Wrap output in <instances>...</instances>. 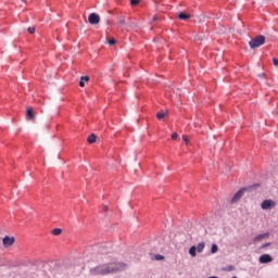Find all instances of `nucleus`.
<instances>
[{
	"mask_svg": "<svg viewBox=\"0 0 278 278\" xmlns=\"http://www.w3.org/2000/svg\"><path fill=\"white\" fill-rule=\"evenodd\" d=\"M268 236H270V233H268V232L258 235L253 239V242H262V240H264V238H268Z\"/></svg>",
	"mask_w": 278,
	"mask_h": 278,
	"instance_id": "nucleus-9",
	"label": "nucleus"
},
{
	"mask_svg": "<svg viewBox=\"0 0 278 278\" xmlns=\"http://www.w3.org/2000/svg\"><path fill=\"white\" fill-rule=\"evenodd\" d=\"M218 252V245L213 244L211 248V253H217Z\"/></svg>",
	"mask_w": 278,
	"mask_h": 278,
	"instance_id": "nucleus-17",
	"label": "nucleus"
},
{
	"mask_svg": "<svg viewBox=\"0 0 278 278\" xmlns=\"http://www.w3.org/2000/svg\"><path fill=\"white\" fill-rule=\"evenodd\" d=\"M258 262L261 264H270V262H273V256L269 254H263L260 256Z\"/></svg>",
	"mask_w": 278,
	"mask_h": 278,
	"instance_id": "nucleus-6",
	"label": "nucleus"
},
{
	"mask_svg": "<svg viewBox=\"0 0 278 278\" xmlns=\"http://www.w3.org/2000/svg\"><path fill=\"white\" fill-rule=\"evenodd\" d=\"M86 81H90V77H88V76H83V77L80 78V81H79L80 88H84V87L86 86Z\"/></svg>",
	"mask_w": 278,
	"mask_h": 278,
	"instance_id": "nucleus-10",
	"label": "nucleus"
},
{
	"mask_svg": "<svg viewBox=\"0 0 278 278\" xmlns=\"http://www.w3.org/2000/svg\"><path fill=\"white\" fill-rule=\"evenodd\" d=\"M154 260L160 262V261L164 260V256L157 254V255L154 256Z\"/></svg>",
	"mask_w": 278,
	"mask_h": 278,
	"instance_id": "nucleus-20",
	"label": "nucleus"
},
{
	"mask_svg": "<svg viewBox=\"0 0 278 278\" xmlns=\"http://www.w3.org/2000/svg\"><path fill=\"white\" fill-rule=\"evenodd\" d=\"M87 141L89 142V144H94V142H97V135L91 134V135L88 137Z\"/></svg>",
	"mask_w": 278,
	"mask_h": 278,
	"instance_id": "nucleus-12",
	"label": "nucleus"
},
{
	"mask_svg": "<svg viewBox=\"0 0 278 278\" xmlns=\"http://www.w3.org/2000/svg\"><path fill=\"white\" fill-rule=\"evenodd\" d=\"M108 45H110L111 47H114V45H116V39H109Z\"/></svg>",
	"mask_w": 278,
	"mask_h": 278,
	"instance_id": "nucleus-18",
	"label": "nucleus"
},
{
	"mask_svg": "<svg viewBox=\"0 0 278 278\" xmlns=\"http://www.w3.org/2000/svg\"><path fill=\"white\" fill-rule=\"evenodd\" d=\"M25 3V0H22Z\"/></svg>",
	"mask_w": 278,
	"mask_h": 278,
	"instance_id": "nucleus-28",
	"label": "nucleus"
},
{
	"mask_svg": "<svg viewBox=\"0 0 278 278\" xmlns=\"http://www.w3.org/2000/svg\"><path fill=\"white\" fill-rule=\"evenodd\" d=\"M244 194V189L239 190L231 200V203H236L237 201H240L242 199V195Z\"/></svg>",
	"mask_w": 278,
	"mask_h": 278,
	"instance_id": "nucleus-7",
	"label": "nucleus"
},
{
	"mask_svg": "<svg viewBox=\"0 0 278 278\" xmlns=\"http://www.w3.org/2000/svg\"><path fill=\"white\" fill-rule=\"evenodd\" d=\"M14 242H16V239L14 237H10V236H5L3 239H2V244L3 247H5L7 249L9 247H12L14 244Z\"/></svg>",
	"mask_w": 278,
	"mask_h": 278,
	"instance_id": "nucleus-5",
	"label": "nucleus"
},
{
	"mask_svg": "<svg viewBox=\"0 0 278 278\" xmlns=\"http://www.w3.org/2000/svg\"><path fill=\"white\" fill-rule=\"evenodd\" d=\"M140 3V0H130V5H138Z\"/></svg>",
	"mask_w": 278,
	"mask_h": 278,
	"instance_id": "nucleus-19",
	"label": "nucleus"
},
{
	"mask_svg": "<svg viewBox=\"0 0 278 278\" xmlns=\"http://www.w3.org/2000/svg\"><path fill=\"white\" fill-rule=\"evenodd\" d=\"M28 33L29 34H36V28L35 27H28Z\"/></svg>",
	"mask_w": 278,
	"mask_h": 278,
	"instance_id": "nucleus-21",
	"label": "nucleus"
},
{
	"mask_svg": "<svg viewBox=\"0 0 278 278\" xmlns=\"http://www.w3.org/2000/svg\"><path fill=\"white\" fill-rule=\"evenodd\" d=\"M273 64H274V66H278V60H277V58H274V59H273Z\"/></svg>",
	"mask_w": 278,
	"mask_h": 278,
	"instance_id": "nucleus-24",
	"label": "nucleus"
},
{
	"mask_svg": "<svg viewBox=\"0 0 278 278\" xmlns=\"http://www.w3.org/2000/svg\"><path fill=\"white\" fill-rule=\"evenodd\" d=\"M118 23H119V25H125V17H119Z\"/></svg>",
	"mask_w": 278,
	"mask_h": 278,
	"instance_id": "nucleus-23",
	"label": "nucleus"
},
{
	"mask_svg": "<svg viewBox=\"0 0 278 278\" xmlns=\"http://www.w3.org/2000/svg\"><path fill=\"white\" fill-rule=\"evenodd\" d=\"M182 140H184V142H186V144H188V136L184 135Z\"/></svg>",
	"mask_w": 278,
	"mask_h": 278,
	"instance_id": "nucleus-25",
	"label": "nucleus"
},
{
	"mask_svg": "<svg viewBox=\"0 0 278 278\" xmlns=\"http://www.w3.org/2000/svg\"><path fill=\"white\" fill-rule=\"evenodd\" d=\"M226 270H228V271L235 270V267L230 265V266H228V267L226 268Z\"/></svg>",
	"mask_w": 278,
	"mask_h": 278,
	"instance_id": "nucleus-26",
	"label": "nucleus"
},
{
	"mask_svg": "<svg viewBox=\"0 0 278 278\" xmlns=\"http://www.w3.org/2000/svg\"><path fill=\"white\" fill-rule=\"evenodd\" d=\"M189 255H191V257H197V247L192 245L189 249Z\"/></svg>",
	"mask_w": 278,
	"mask_h": 278,
	"instance_id": "nucleus-14",
	"label": "nucleus"
},
{
	"mask_svg": "<svg viewBox=\"0 0 278 278\" xmlns=\"http://www.w3.org/2000/svg\"><path fill=\"white\" fill-rule=\"evenodd\" d=\"M177 138H179V135H177V132H174L172 135V140H177Z\"/></svg>",
	"mask_w": 278,
	"mask_h": 278,
	"instance_id": "nucleus-22",
	"label": "nucleus"
},
{
	"mask_svg": "<svg viewBox=\"0 0 278 278\" xmlns=\"http://www.w3.org/2000/svg\"><path fill=\"white\" fill-rule=\"evenodd\" d=\"M203 249H205V243L204 242H201L198 244V247L195 248V251L198 253H203Z\"/></svg>",
	"mask_w": 278,
	"mask_h": 278,
	"instance_id": "nucleus-13",
	"label": "nucleus"
},
{
	"mask_svg": "<svg viewBox=\"0 0 278 278\" xmlns=\"http://www.w3.org/2000/svg\"><path fill=\"white\" fill-rule=\"evenodd\" d=\"M165 117H166V113H162V112L156 113V118L159 121H162V118H165Z\"/></svg>",
	"mask_w": 278,
	"mask_h": 278,
	"instance_id": "nucleus-16",
	"label": "nucleus"
},
{
	"mask_svg": "<svg viewBox=\"0 0 278 278\" xmlns=\"http://www.w3.org/2000/svg\"><path fill=\"white\" fill-rule=\"evenodd\" d=\"M88 22L90 25H99L101 23V17L97 13L89 14Z\"/></svg>",
	"mask_w": 278,
	"mask_h": 278,
	"instance_id": "nucleus-4",
	"label": "nucleus"
},
{
	"mask_svg": "<svg viewBox=\"0 0 278 278\" xmlns=\"http://www.w3.org/2000/svg\"><path fill=\"white\" fill-rule=\"evenodd\" d=\"M125 264L123 263H110L99 265L90 270L91 275H110L111 273H116L117 270H123Z\"/></svg>",
	"mask_w": 278,
	"mask_h": 278,
	"instance_id": "nucleus-1",
	"label": "nucleus"
},
{
	"mask_svg": "<svg viewBox=\"0 0 278 278\" xmlns=\"http://www.w3.org/2000/svg\"><path fill=\"white\" fill-rule=\"evenodd\" d=\"M178 18L179 21H188V18H190V14L181 12L178 14Z\"/></svg>",
	"mask_w": 278,
	"mask_h": 278,
	"instance_id": "nucleus-11",
	"label": "nucleus"
},
{
	"mask_svg": "<svg viewBox=\"0 0 278 278\" xmlns=\"http://www.w3.org/2000/svg\"><path fill=\"white\" fill-rule=\"evenodd\" d=\"M276 205H277V203L273 200H264L261 203L262 210H273V207H275Z\"/></svg>",
	"mask_w": 278,
	"mask_h": 278,
	"instance_id": "nucleus-3",
	"label": "nucleus"
},
{
	"mask_svg": "<svg viewBox=\"0 0 278 278\" xmlns=\"http://www.w3.org/2000/svg\"><path fill=\"white\" fill-rule=\"evenodd\" d=\"M266 42V37H264V35L261 36H256L255 38L251 39L249 41L250 48L251 49H257L260 47H262V45H265Z\"/></svg>",
	"mask_w": 278,
	"mask_h": 278,
	"instance_id": "nucleus-2",
	"label": "nucleus"
},
{
	"mask_svg": "<svg viewBox=\"0 0 278 278\" xmlns=\"http://www.w3.org/2000/svg\"><path fill=\"white\" fill-rule=\"evenodd\" d=\"M266 247H270V243H264L261 249H266Z\"/></svg>",
	"mask_w": 278,
	"mask_h": 278,
	"instance_id": "nucleus-27",
	"label": "nucleus"
},
{
	"mask_svg": "<svg viewBox=\"0 0 278 278\" xmlns=\"http://www.w3.org/2000/svg\"><path fill=\"white\" fill-rule=\"evenodd\" d=\"M52 233H53V236H61L62 235V229L61 228H54L52 230Z\"/></svg>",
	"mask_w": 278,
	"mask_h": 278,
	"instance_id": "nucleus-15",
	"label": "nucleus"
},
{
	"mask_svg": "<svg viewBox=\"0 0 278 278\" xmlns=\"http://www.w3.org/2000/svg\"><path fill=\"white\" fill-rule=\"evenodd\" d=\"M35 115H34V109L27 108L26 110V121H34Z\"/></svg>",
	"mask_w": 278,
	"mask_h": 278,
	"instance_id": "nucleus-8",
	"label": "nucleus"
}]
</instances>
